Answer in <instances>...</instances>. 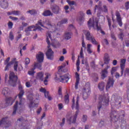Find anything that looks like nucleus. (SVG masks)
I'll use <instances>...</instances> for the list:
<instances>
[{
  "label": "nucleus",
  "instance_id": "obj_1",
  "mask_svg": "<svg viewBox=\"0 0 129 129\" xmlns=\"http://www.w3.org/2000/svg\"><path fill=\"white\" fill-rule=\"evenodd\" d=\"M19 90H20V93L18 95L19 98V102L18 101H16L15 104L13 107V112L12 113V115H15L17 114V111L18 113H21V111L23 110V107H24V104L26 102V99L23 98L24 95L25 94V91L23 89V86L21 85L19 86Z\"/></svg>",
  "mask_w": 129,
  "mask_h": 129
},
{
  "label": "nucleus",
  "instance_id": "obj_2",
  "mask_svg": "<svg viewBox=\"0 0 129 129\" xmlns=\"http://www.w3.org/2000/svg\"><path fill=\"white\" fill-rule=\"evenodd\" d=\"M54 33L55 32L50 31L47 32L46 33V43H47V44L48 45L47 46L48 49L46 52V56L48 60H53V58H54V51L52 50L51 48H50L51 42H50V40H49V38L50 39L51 41H53V39H52V34Z\"/></svg>",
  "mask_w": 129,
  "mask_h": 129
},
{
  "label": "nucleus",
  "instance_id": "obj_3",
  "mask_svg": "<svg viewBox=\"0 0 129 129\" xmlns=\"http://www.w3.org/2000/svg\"><path fill=\"white\" fill-rule=\"evenodd\" d=\"M76 109H77V111L76 112L75 114L73 115H67V120L70 124H71V123H75V122H76L77 115H78V113H79V96H77L76 103Z\"/></svg>",
  "mask_w": 129,
  "mask_h": 129
},
{
  "label": "nucleus",
  "instance_id": "obj_4",
  "mask_svg": "<svg viewBox=\"0 0 129 129\" xmlns=\"http://www.w3.org/2000/svg\"><path fill=\"white\" fill-rule=\"evenodd\" d=\"M109 104V97L108 95L104 94L103 95H100L99 98V103L97 106L98 110L99 111L102 105H108Z\"/></svg>",
  "mask_w": 129,
  "mask_h": 129
},
{
  "label": "nucleus",
  "instance_id": "obj_5",
  "mask_svg": "<svg viewBox=\"0 0 129 129\" xmlns=\"http://www.w3.org/2000/svg\"><path fill=\"white\" fill-rule=\"evenodd\" d=\"M45 75L46 77L44 78V73L42 72L37 73L36 75V79L40 80V81H43L45 85H47V84H48V79L49 77H51V74H50L49 73H46Z\"/></svg>",
  "mask_w": 129,
  "mask_h": 129
},
{
  "label": "nucleus",
  "instance_id": "obj_6",
  "mask_svg": "<svg viewBox=\"0 0 129 129\" xmlns=\"http://www.w3.org/2000/svg\"><path fill=\"white\" fill-rule=\"evenodd\" d=\"M83 33L86 36V39L88 41H90L93 45H98V43L95 39V37L93 35H91L89 31L83 30Z\"/></svg>",
  "mask_w": 129,
  "mask_h": 129
},
{
  "label": "nucleus",
  "instance_id": "obj_7",
  "mask_svg": "<svg viewBox=\"0 0 129 129\" xmlns=\"http://www.w3.org/2000/svg\"><path fill=\"white\" fill-rule=\"evenodd\" d=\"M88 25L89 29L92 27V28H95V26L97 28V31H101V26L100 25L98 26V21H94L93 19L90 18L88 22Z\"/></svg>",
  "mask_w": 129,
  "mask_h": 129
},
{
  "label": "nucleus",
  "instance_id": "obj_8",
  "mask_svg": "<svg viewBox=\"0 0 129 129\" xmlns=\"http://www.w3.org/2000/svg\"><path fill=\"white\" fill-rule=\"evenodd\" d=\"M98 11V13H100L101 12H104V13H107L108 10H107V7L106 6H103V9L102 8V5L101 2H99L98 5H96L94 8V12L96 13V11Z\"/></svg>",
  "mask_w": 129,
  "mask_h": 129
},
{
  "label": "nucleus",
  "instance_id": "obj_9",
  "mask_svg": "<svg viewBox=\"0 0 129 129\" xmlns=\"http://www.w3.org/2000/svg\"><path fill=\"white\" fill-rule=\"evenodd\" d=\"M55 80H59L60 82H62V83H67L68 81H69V76L68 75L66 74L64 75L60 76L59 78L57 77V75L54 78Z\"/></svg>",
  "mask_w": 129,
  "mask_h": 129
},
{
  "label": "nucleus",
  "instance_id": "obj_10",
  "mask_svg": "<svg viewBox=\"0 0 129 129\" xmlns=\"http://www.w3.org/2000/svg\"><path fill=\"white\" fill-rule=\"evenodd\" d=\"M18 121H20V122H22V125H20L21 129H29V123L28 120H25L24 119V117H21L19 118L18 120Z\"/></svg>",
  "mask_w": 129,
  "mask_h": 129
},
{
  "label": "nucleus",
  "instance_id": "obj_11",
  "mask_svg": "<svg viewBox=\"0 0 129 129\" xmlns=\"http://www.w3.org/2000/svg\"><path fill=\"white\" fill-rule=\"evenodd\" d=\"M9 80L10 81H11V82L14 84V85H13V86L15 87L16 86V84H17L18 77L16 76L14 73H11L10 74Z\"/></svg>",
  "mask_w": 129,
  "mask_h": 129
},
{
  "label": "nucleus",
  "instance_id": "obj_12",
  "mask_svg": "<svg viewBox=\"0 0 129 129\" xmlns=\"http://www.w3.org/2000/svg\"><path fill=\"white\" fill-rule=\"evenodd\" d=\"M125 62H126V59H121L120 63V67L121 69V76H122V75H123V71H124V68H125Z\"/></svg>",
  "mask_w": 129,
  "mask_h": 129
},
{
  "label": "nucleus",
  "instance_id": "obj_13",
  "mask_svg": "<svg viewBox=\"0 0 129 129\" xmlns=\"http://www.w3.org/2000/svg\"><path fill=\"white\" fill-rule=\"evenodd\" d=\"M83 98L84 100H86L88 98V93L90 92V89L89 88L87 89L86 88H84L83 89Z\"/></svg>",
  "mask_w": 129,
  "mask_h": 129
},
{
  "label": "nucleus",
  "instance_id": "obj_14",
  "mask_svg": "<svg viewBox=\"0 0 129 129\" xmlns=\"http://www.w3.org/2000/svg\"><path fill=\"white\" fill-rule=\"evenodd\" d=\"M2 124H8V126H5L6 128L11 125L8 117L3 118L2 119L0 120V126L2 125Z\"/></svg>",
  "mask_w": 129,
  "mask_h": 129
},
{
  "label": "nucleus",
  "instance_id": "obj_15",
  "mask_svg": "<svg viewBox=\"0 0 129 129\" xmlns=\"http://www.w3.org/2000/svg\"><path fill=\"white\" fill-rule=\"evenodd\" d=\"M115 16L117 23L120 27L122 26V21H121V17H120V13L118 11H116Z\"/></svg>",
  "mask_w": 129,
  "mask_h": 129
},
{
  "label": "nucleus",
  "instance_id": "obj_16",
  "mask_svg": "<svg viewBox=\"0 0 129 129\" xmlns=\"http://www.w3.org/2000/svg\"><path fill=\"white\" fill-rule=\"evenodd\" d=\"M114 80L111 78H109L107 85L106 86V90H108L110 87L113 86Z\"/></svg>",
  "mask_w": 129,
  "mask_h": 129
},
{
  "label": "nucleus",
  "instance_id": "obj_17",
  "mask_svg": "<svg viewBox=\"0 0 129 129\" xmlns=\"http://www.w3.org/2000/svg\"><path fill=\"white\" fill-rule=\"evenodd\" d=\"M36 59L38 62L42 63L44 61V53L42 52H39L38 54L36 55Z\"/></svg>",
  "mask_w": 129,
  "mask_h": 129
},
{
  "label": "nucleus",
  "instance_id": "obj_18",
  "mask_svg": "<svg viewBox=\"0 0 129 129\" xmlns=\"http://www.w3.org/2000/svg\"><path fill=\"white\" fill-rule=\"evenodd\" d=\"M39 105V99H36L33 102H30L29 107V108H33V107H38Z\"/></svg>",
  "mask_w": 129,
  "mask_h": 129
},
{
  "label": "nucleus",
  "instance_id": "obj_19",
  "mask_svg": "<svg viewBox=\"0 0 129 129\" xmlns=\"http://www.w3.org/2000/svg\"><path fill=\"white\" fill-rule=\"evenodd\" d=\"M75 75L76 81L75 83V88L76 90H77L78 89V85H79V82L80 81V75L77 72L75 73Z\"/></svg>",
  "mask_w": 129,
  "mask_h": 129
},
{
  "label": "nucleus",
  "instance_id": "obj_20",
  "mask_svg": "<svg viewBox=\"0 0 129 129\" xmlns=\"http://www.w3.org/2000/svg\"><path fill=\"white\" fill-rule=\"evenodd\" d=\"M2 94L7 97V96H9L10 94H11V90L10 89H9V88L5 87L2 90Z\"/></svg>",
  "mask_w": 129,
  "mask_h": 129
},
{
  "label": "nucleus",
  "instance_id": "obj_21",
  "mask_svg": "<svg viewBox=\"0 0 129 129\" xmlns=\"http://www.w3.org/2000/svg\"><path fill=\"white\" fill-rule=\"evenodd\" d=\"M110 66L107 65L106 68L104 69L103 71H102V75H101V78L102 79H104L105 77H106V75H107V69L110 68Z\"/></svg>",
  "mask_w": 129,
  "mask_h": 129
},
{
  "label": "nucleus",
  "instance_id": "obj_22",
  "mask_svg": "<svg viewBox=\"0 0 129 129\" xmlns=\"http://www.w3.org/2000/svg\"><path fill=\"white\" fill-rule=\"evenodd\" d=\"M0 6L3 9H7L9 7V3L5 0L1 1H0Z\"/></svg>",
  "mask_w": 129,
  "mask_h": 129
},
{
  "label": "nucleus",
  "instance_id": "obj_23",
  "mask_svg": "<svg viewBox=\"0 0 129 129\" xmlns=\"http://www.w3.org/2000/svg\"><path fill=\"white\" fill-rule=\"evenodd\" d=\"M67 3L68 4H69L70 7H71V11H72V10H75V9H74V7L73 6H77L75 2L70 1L69 0H68Z\"/></svg>",
  "mask_w": 129,
  "mask_h": 129
},
{
  "label": "nucleus",
  "instance_id": "obj_24",
  "mask_svg": "<svg viewBox=\"0 0 129 129\" xmlns=\"http://www.w3.org/2000/svg\"><path fill=\"white\" fill-rule=\"evenodd\" d=\"M104 61L105 64H108L109 61H110V58H109V55L108 53H105L104 56Z\"/></svg>",
  "mask_w": 129,
  "mask_h": 129
},
{
  "label": "nucleus",
  "instance_id": "obj_25",
  "mask_svg": "<svg viewBox=\"0 0 129 129\" xmlns=\"http://www.w3.org/2000/svg\"><path fill=\"white\" fill-rule=\"evenodd\" d=\"M59 11L60 8L57 6H55L52 8V12L54 13V14H56V15L57 14H59Z\"/></svg>",
  "mask_w": 129,
  "mask_h": 129
},
{
  "label": "nucleus",
  "instance_id": "obj_26",
  "mask_svg": "<svg viewBox=\"0 0 129 129\" xmlns=\"http://www.w3.org/2000/svg\"><path fill=\"white\" fill-rule=\"evenodd\" d=\"M20 11H13L12 12H9L7 13L8 16H11V15H14L15 16H19L20 15Z\"/></svg>",
  "mask_w": 129,
  "mask_h": 129
},
{
  "label": "nucleus",
  "instance_id": "obj_27",
  "mask_svg": "<svg viewBox=\"0 0 129 129\" xmlns=\"http://www.w3.org/2000/svg\"><path fill=\"white\" fill-rule=\"evenodd\" d=\"M33 68H35V69H39V70H42V63L41 62H37L34 63V67Z\"/></svg>",
  "mask_w": 129,
  "mask_h": 129
},
{
  "label": "nucleus",
  "instance_id": "obj_28",
  "mask_svg": "<svg viewBox=\"0 0 129 129\" xmlns=\"http://www.w3.org/2000/svg\"><path fill=\"white\" fill-rule=\"evenodd\" d=\"M72 33L71 32H66L64 33V39L66 40H70L71 37H72Z\"/></svg>",
  "mask_w": 129,
  "mask_h": 129
},
{
  "label": "nucleus",
  "instance_id": "obj_29",
  "mask_svg": "<svg viewBox=\"0 0 129 129\" xmlns=\"http://www.w3.org/2000/svg\"><path fill=\"white\" fill-rule=\"evenodd\" d=\"M105 86V85H104V82H102L99 83L98 85V88H99V90H100V91H103V90H104Z\"/></svg>",
  "mask_w": 129,
  "mask_h": 129
},
{
  "label": "nucleus",
  "instance_id": "obj_30",
  "mask_svg": "<svg viewBox=\"0 0 129 129\" xmlns=\"http://www.w3.org/2000/svg\"><path fill=\"white\" fill-rule=\"evenodd\" d=\"M12 101H13V98L12 97H9V98H6V105H12V104H13V103H12L11 104Z\"/></svg>",
  "mask_w": 129,
  "mask_h": 129
},
{
  "label": "nucleus",
  "instance_id": "obj_31",
  "mask_svg": "<svg viewBox=\"0 0 129 129\" xmlns=\"http://www.w3.org/2000/svg\"><path fill=\"white\" fill-rule=\"evenodd\" d=\"M43 15L44 16V17H49L50 16H53V14H52L51 11L47 10L44 12Z\"/></svg>",
  "mask_w": 129,
  "mask_h": 129
},
{
  "label": "nucleus",
  "instance_id": "obj_32",
  "mask_svg": "<svg viewBox=\"0 0 129 129\" xmlns=\"http://www.w3.org/2000/svg\"><path fill=\"white\" fill-rule=\"evenodd\" d=\"M35 28H36V26L34 25L28 27L26 30V33H28V32H31V31H36V29H35Z\"/></svg>",
  "mask_w": 129,
  "mask_h": 129
},
{
  "label": "nucleus",
  "instance_id": "obj_33",
  "mask_svg": "<svg viewBox=\"0 0 129 129\" xmlns=\"http://www.w3.org/2000/svg\"><path fill=\"white\" fill-rule=\"evenodd\" d=\"M65 66H66V63H63L62 66H60L58 67V71H61V72H67V71H63V70H62L65 68Z\"/></svg>",
  "mask_w": 129,
  "mask_h": 129
},
{
  "label": "nucleus",
  "instance_id": "obj_34",
  "mask_svg": "<svg viewBox=\"0 0 129 129\" xmlns=\"http://www.w3.org/2000/svg\"><path fill=\"white\" fill-rule=\"evenodd\" d=\"M91 46H92L91 44H87V51L89 54H91L92 53V50H91Z\"/></svg>",
  "mask_w": 129,
  "mask_h": 129
},
{
  "label": "nucleus",
  "instance_id": "obj_35",
  "mask_svg": "<svg viewBox=\"0 0 129 129\" xmlns=\"http://www.w3.org/2000/svg\"><path fill=\"white\" fill-rule=\"evenodd\" d=\"M35 73H36V72H35V68H34L31 69L30 71H28L29 75L34 76V75H35Z\"/></svg>",
  "mask_w": 129,
  "mask_h": 129
},
{
  "label": "nucleus",
  "instance_id": "obj_36",
  "mask_svg": "<svg viewBox=\"0 0 129 129\" xmlns=\"http://www.w3.org/2000/svg\"><path fill=\"white\" fill-rule=\"evenodd\" d=\"M124 71V77L129 76V68H126Z\"/></svg>",
  "mask_w": 129,
  "mask_h": 129
},
{
  "label": "nucleus",
  "instance_id": "obj_37",
  "mask_svg": "<svg viewBox=\"0 0 129 129\" xmlns=\"http://www.w3.org/2000/svg\"><path fill=\"white\" fill-rule=\"evenodd\" d=\"M64 102L66 104H68L69 103V95L68 94L66 95L64 97Z\"/></svg>",
  "mask_w": 129,
  "mask_h": 129
},
{
  "label": "nucleus",
  "instance_id": "obj_38",
  "mask_svg": "<svg viewBox=\"0 0 129 129\" xmlns=\"http://www.w3.org/2000/svg\"><path fill=\"white\" fill-rule=\"evenodd\" d=\"M82 64H85L86 67H87V68H88V67H89V64H88V62L87 61V59H83L82 60Z\"/></svg>",
  "mask_w": 129,
  "mask_h": 129
},
{
  "label": "nucleus",
  "instance_id": "obj_39",
  "mask_svg": "<svg viewBox=\"0 0 129 129\" xmlns=\"http://www.w3.org/2000/svg\"><path fill=\"white\" fill-rule=\"evenodd\" d=\"M117 71V68L114 67L112 68L111 70V75H113L115 72Z\"/></svg>",
  "mask_w": 129,
  "mask_h": 129
},
{
  "label": "nucleus",
  "instance_id": "obj_40",
  "mask_svg": "<svg viewBox=\"0 0 129 129\" xmlns=\"http://www.w3.org/2000/svg\"><path fill=\"white\" fill-rule=\"evenodd\" d=\"M68 22V20H67V19H63L61 21V22L58 23L57 25H62V24H67Z\"/></svg>",
  "mask_w": 129,
  "mask_h": 129
},
{
  "label": "nucleus",
  "instance_id": "obj_41",
  "mask_svg": "<svg viewBox=\"0 0 129 129\" xmlns=\"http://www.w3.org/2000/svg\"><path fill=\"white\" fill-rule=\"evenodd\" d=\"M58 94L60 97H62V96H63V94H62V87H58Z\"/></svg>",
  "mask_w": 129,
  "mask_h": 129
},
{
  "label": "nucleus",
  "instance_id": "obj_42",
  "mask_svg": "<svg viewBox=\"0 0 129 129\" xmlns=\"http://www.w3.org/2000/svg\"><path fill=\"white\" fill-rule=\"evenodd\" d=\"M9 39L13 41L14 39V34L13 33V31H11L9 33Z\"/></svg>",
  "mask_w": 129,
  "mask_h": 129
},
{
  "label": "nucleus",
  "instance_id": "obj_43",
  "mask_svg": "<svg viewBox=\"0 0 129 129\" xmlns=\"http://www.w3.org/2000/svg\"><path fill=\"white\" fill-rule=\"evenodd\" d=\"M27 13H29L30 15H35V14H37V11L35 10H29L27 11Z\"/></svg>",
  "mask_w": 129,
  "mask_h": 129
},
{
  "label": "nucleus",
  "instance_id": "obj_44",
  "mask_svg": "<svg viewBox=\"0 0 129 129\" xmlns=\"http://www.w3.org/2000/svg\"><path fill=\"white\" fill-rule=\"evenodd\" d=\"M8 26L9 29H13V26H14V24L13 23V22L9 21L8 23Z\"/></svg>",
  "mask_w": 129,
  "mask_h": 129
},
{
  "label": "nucleus",
  "instance_id": "obj_45",
  "mask_svg": "<svg viewBox=\"0 0 129 129\" xmlns=\"http://www.w3.org/2000/svg\"><path fill=\"white\" fill-rule=\"evenodd\" d=\"M30 58H26L25 60V66H27V65H29V64H30Z\"/></svg>",
  "mask_w": 129,
  "mask_h": 129
},
{
  "label": "nucleus",
  "instance_id": "obj_46",
  "mask_svg": "<svg viewBox=\"0 0 129 129\" xmlns=\"http://www.w3.org/2000/svg\"><path fill=\"white\" fill-rule=\"evenodd\" d=\"M64 9L65 10L66 14L69 13V11H68V10H69V6H68V5L65 6L64 7Z\"/></svg>",
  "mask_w": 129,
  "mask_h": 129
},
{
  "label": "nucleus",
  "instance_id": "obj_47",
  "mask_svg": "<svg viewBox=\"0 0 129 129\" xmlns=\"http://www.w3.org/2000/svg\"><path fill=\"white\" fill-rule=\"evenodd\" d=\"M38 25H39L41 27L45 28V27L44 26V24H43V23H42V21L41 20L38 21V24H36V26H38Z\"/></svg>",
  "mask_w": 129,
  "mask_h": 129
},
{
  "label": "nucleus",
  "instance_id": "obj_48",
  "mask_svg": "<svg viewBox=\"0 0 129 129\" xmlns=\"http://www.w3.org/2000/svg\"><path fill=\"white\" fill-rule=\"evenodd\" d=\"M17 61V58H14L12 59V61H11L9 63L13 65V64H15L16 63V62H18L16 61Z\"/></svg>",
  "mask_w": 129,
  "mask_h": 129
},
{
  "label": "nucleus",
  "instance_id": "obj_49",
  "mask_svg": "<svg viewBox=\"0 0 129 129\" xmlns=\"http://www.w3.org/2000/svg\"><path fill=\"white\" fill-rule=\"evenodd\" d=\"M18 62H16V63H14V66L15 71H16V72L18 71Z\"/></svg>",
  "mask_w": 129,
  "mask_h": 129
},
{
  "label": "nucleus",
  "instance_id": "obj_50",
  "mask_svg": "<svg viewBox=\"0 0 129 129\" xmlns=\"http://www.w3.org/2000/svg\"><path fill=\"white\" fill-rule=\"evenodd\" d=\"M80 55L81 58H84V55H83V48L82 47L81 48Z\"/></svg>",
  "mask_w": 129,
  "mask_h": 129
},
{
  "label": "nucleus",
  "instance_id": "obj_51",
  "mask_svg": "<svg viewBox=\"0 0 129 129\" xmlns=\"http://www.w3.org/2000/svg\"><path fill=\"white\" fill-rule=\"evenodd\" d=\"M107 21H108V26H109V29L110 30V29L111 28V20L110 18H107Z\"/></svg>",
  "mask_w": 129,
  "mask_h": 129
},
{
  "label": "nucleus",
  "instance_id": "obj_52",
  "mask_svg": "<svg viewBox=\"0 0 129 129\" xmlns=\"http://www.w3.org/2000/svg\"><path fill=\"white\" fill-rule=\"evenodd\" d=\"M11 59V57H8L5 61L4 64L5 65H7V64H9V62H10V60Z\"/></svg>",
  "mask_w": 129,
  "mask_h": 129
},
{
  "label": "nucleus",
  "instance_id": "obj_53",
  "mask_svg": "<svg viewBox=\"0 0 129 129\" xmlns=\"http://www.w3.org/2000/svg\"><path fill=\"white\" fill-rule=\"evenodd\" d=\"M59 110H61L63 108V104L59 103L57 105Z\"/></svg>",
  "mask_w": 129,
  "mask_h": 129
},
{
  "label": "nucleus",
  "instance_id": "obj_54",
  "mask_svg": "<svg viewBox=\"0 0 129 129\" xmlns=\"http://www.w3.org/2000/svg\"><path fill=\"white\" fill-rule=\"evenodd\" d=\"M11 64L9 62L8 64H6V66L5 69V71H7V70H9V68L10 66H11Z\"/></svg>",
  "mask_w": 129,
  "mask_h": 129
},
{
  "label": "nucleus",
  "instance_id": "obj_55",
  "mask_svg": "<svg viewBox=\"0 0 129 129\" xmlns=\"http://www.w3.org/2000/svg\"><path fill=\"white\" fill-rule=\"evenodd\" d=\"M9 18H10V19L12 20V21H18V20H19V18H18L17 17H14L10 16Z\"/></svg>",
  "mask_w": 129,
  "mask_h": 129
},
{
  "label": "nucleus",
  "instance_id": "obj_56",
  "mask_svg": "<svg viewBox=\"0 0 129 129\" xmlns=\"http://www.w3.org/2000/svg\"><path fill=\"white\" fill-rule=\"evenodd\" d=\"M123 33H120L118 35V38L120 39V40H121V41L123 40Z\"/></svg>",
  "mask_w": 129,
  "mask_h": 129
},
{
  "label": "nucleus",
  "instance_id": "obj_57",
  "mask_svg": "<svg viewBox=\"0 0 129 129\" xmlns=\"http://www.w3.org/2000/svg\"><path fill=\"white\" fill-rule=\"evenodd\" d=\"M125 8L126 10H128L129 9V2H127L125 3Z\"/></svg>",
  "mask_w": 129,
  "mask_h": 129
},
{
  "label": "nucleus",
  "instance_id": "obj_58",
  "mask_svg": "<svg viewBox=\"0 0 129 129\" xmlns=\"http://www.w3.org/2000/svg\"><path fill=\"white\" fill-rule=\"evenodd\" d=\"M86 120H87V116L84 115L83 116V122H85Z\"/></svg>",
  "mask_w": 129,
  "mask_h": 129
},
{
  "label": "nucleus",
  "instance_id": "obj_59",
  "mask_svg": "<svg viewBox=\"0 0 129 129\" xmlns=\"http://www.w3.org/2000/svg\"><path fill=\"white\" fill-rule=\"evenodd\" d=\"M82 45L83 48H85V49H86V44H85V42H84V39H83L82 40Z\"/></svg>",
  "mask_w": 129,
  "mask_h": 129
},
{
  "label": "nucleus",
  "instance_id": "obj_60",
  "mask_svg": "<svg viewBox=\"0 0 129 129\" xmlns=\"http://www.w3.org/2000/svg\"><path fill=\"white\" fill-rule=\"evenodd\" d=\"M94 79L95 82H97V81H98V75H97V74H95V77H94Z\"/></svg>",
  "mask_w": 129,
  "mask_h": 129
},
{
  "label": "nucleus",
  "instance_id": "obj_61",
  "mask_svg": "<svg viewBox=\"0 0 129 129\" xmlns=\"http://www.w3.org/2000/svg\"><path fill=\"white\" fill-rule=\"evenodd\" d=\"M120 76H121V75H119V73H115V77L116 78H119V77H120Z\"/></svg>",
  "mask_w": 129,
  "mask_h": 129
},
{
  "label": "nucleus",
  "instance_id": "obj_62",
  "mask_svg": "<svg viewBox=\"0 0 129 129\" xmlns=\"http://www.w3.org/2000/svg\"><path fill=\"white\" fill-rule=\"evenodd\" d=\"M26 87H27L28 88L31 87V83L29 82H27L26 83Z\"/></svg>",
  "mask_w": 129,
  "mask_h": 129
},
{
  "label": "nucleus",
  "instance_id": "obj_63",
  "mask_svg": "<svg viewBox=\"0 0 129 129\" xmlns=\"http://www.w3.org/2000/svg\"><path fill=\"white\" fill-rule=\"evenodd\" d=\"M40 92H42L43 93H45L47 91L46 90V89L43 88H41L40 89Z\"/></svg>",
  "mask_w": 129,
  "mask_h": 129
},
{
  "label": "nucleus",
  "instance_id": "obj_64",
  "mask_svg": "<svg viewBox=\"0 0 129 129\" xmlns=\"http://www.w3.org/2000/svg\"><path fill=\"white\" fill-rule=\"evenodd\" d=\"M104 124V121L101 120L99 122V125L100 126H102Z\"/></svg>",
  "mask_w": 129,
  "mask_h": 129
}]
</instances>
